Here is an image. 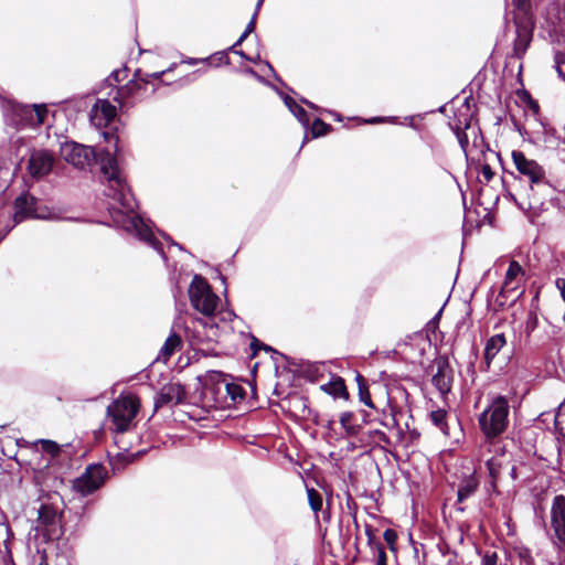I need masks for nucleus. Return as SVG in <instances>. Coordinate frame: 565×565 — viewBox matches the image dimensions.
Masks as SVG:
<instances>
[{
	"instance_id": "obj_1",
	"label": "nucleus",
	"mask_w": 565,
	"mask_h": 565,
	"mask_svg": "<svg viewBox=\"0 0 565 565\" xmlns=\"http://www.w3.org/2000/svg\"><path fill=\"white\" fill-rule=\"evenodd\" d=\"M61 156L65 161L77 168L89 164L92 159L99 161L102 172L107 179L105 195L113 200L109 202L108 211L116 226L145 242L157 250L164 260L167 259L162 244L156 238L149 224L136 214L137 202L126 184L116 158L109 151H103L97 156L92 147L76 142H65L61 146Z\"/></svg>"
},
{
	"instance_id": "obj_2",
	"label": "nucleus",
	"mask_w": 565,
	"mask_h": 565,
	"mask_svg": "<svg viewBox=\"0 0 565 565\" xmlns=\"http://www.w3.org/2000/svg\"><path fill=\"white\" fill-rule=\"evenodd\" d=\"M510 405L507 397L498 395L479 415L478 422L486 440H498L508 427Z\"/></svg>"
},
{
	"instance_id": "obj_3",
	"label": "nucleus",
	"mask_w": 565,
	"mask_h": 565,
	"mask_svg": "<svg viewBox=\"0 0 565 565\" xmlns=\"http://www.w3.org/2000/svg\"><path fill=\"white\" fill-rule=\"evenodd\" d=\"M491 455L486 459V467L489 477V490L497 491V484L501 471L509 468L512 463V456L508 454L501 440H484L480 447V457Z\"/></svg>"
},
{
	"instance_id": "obj_4",
	"label": "nucleus",
	"mask_w": 565,
	"mask_h": 565,
	"mask_svg": "<svg viewBox=\"0 0 565 565\" xmlns=\"http://www.w3.org/2000/svg\"><path fill=\"white\" fill-rule=\"evenodd\" d=\"M514 6L518 13L514 17L516 36L513 42V55L521 58L532 41L534 20L527 0H514Z\"/></svg>"
},
{
	"instance_id": "obj_5",
	"label": "nucleus",
	"mask_w": 565,
	"mask_h": 565,
	"mask_svg": "<svg viewBox=\"0 0 565 565\" xmlns=\"http://www.w3.org/2000/svg\"><path fill=\"white\" fill-rule=\"evenodd\" d=\"M46 113L47 110L44 106H29L13 102H6L3 105L6 122L15 128L40 126L44 122Z\"/></svg>"
},
{
	"instance_id": "obj_6",
	"label": "nucleus",
	"mask_w": 565,
	"mask_h": 565,
	"mask_svg": "<svg viewBox=\"0 0 565 565\" xmlns=\"http://www.w3.org/2000/svg\"><path fill=\"white\" fill-rule=\"evenodd\" d=\"M189 297L192 307L206 317L215 313L220 302L218 296L213 292L206 279L200 275H194L189 287Z\"/></svg>"
},
{
	"instance_id": "obj_7",
	"label": "nucleus",
	"mask_w": 565,
	"mask_h": 565,
	"mask_svg": "<svg viewBox=\"0 0 565 565\" xmlns=\"http://www.w3.org/2000/svg\"><path fill=\"white\" fill-rule=\"evenodd\" d=\"M139 409V402L132 395H120L107 407L114 430L124 433L128 430Z\"/></svg>"
},
{
	"instance_id": "obj_8",
	"label": "nucleus",
	"mask_w": 565,
	"mask_h": 565,
	"mask_svg": "<svg viewBox=\"0 0 565 565\" xmlns=\"http://www.w3.org/2000/svg\"><path fill=\"white\" fill-rule=\"evenodd\" d=\"M511 157L518 172L526 177L531 182L530 190L532 192L531 196L533 198L534 203H542V201L535 198L537 194L535 186L544 190L551 189L550 184L545 180L544 169L535 160L526 158L522 151L513 150Z\"/></svg>"
},
{
	"instance_id": "obj_9",
	"label": "nucleus",
	"mask_w": 565,
	"mask_h": 565,
	"mask_svg": "<svg viewBox=\"0 0 565 565\" xmlns=\"http://www.w3.org/2000/svg\"><path fill=\"white\" fill-rule=\"evenodd\" d=\"M107 478V470L103 465H90L74 480L73 490L86 497L98 490Z\"/></svg>"
},
{
	"instance_id": "obj_10",
	"label": "nucleus",
	"mask_w": 565,
	"mask_h": 565,
	"mask_svg": "<svg viewBox=\"0 0 565 565\" xmlns=\"http://www.w3.org/2000/svg\"><path fill=\"white\" fill-rule=\"evenodd\" d=\"M551 537L558 553L565 554V497L559 494L553 499L551 507Z\"/></svg>"
},
{
	"instance_id": "obj_11",
	"label": "nucleus",
	"mask_w": 565,
	"mask_h": 565,
	"mask_svg": "<svg viewBox=\"0 0 565 565\" xmlns=\"http://www.w3.org/2000/svg\"><path fill=\"white\" fill-rule=\"evenodd\" d=\"M170 70L171 68H168L167 72ZM164 73L166 71L154 72L151 74H143L140 70H137L135 72L134 78L130 79L127 85L122 87H113L108 93V97L111 100L118 103V105L121 107L125 105L127 97L131 95L132 90L139 87L138 82L149 83L150 78L160 79Z\"/></svg>"
},
{
	"instance_id": "obj_12",
	"label": "nucleus",
	"mask_w": 565,
	"mask_h": 565,
	"mask_svg": "<svg viewBox=\"0 0 565 565\" xmlns=\"http://www.w3.org/2000/svg\"><path fill=\"white\" fill-rule=\"evenodd\" d=\"M36 530L41 531L46 540L60 536V516L57 511L49 504H42L39 509Z\"/></svg>"
},
{
	"instance_id": "obj_13",
	"label": "nucleus",
	"mask_w": 565,
	"mask_h": 565,
	"mask_svg": "<svg viewBox=\"0 0 565 565\" xmlns=\"http://www.w3.org/2000/svg\"><path fill=\"white\" fill-rule=\"evenodd\" d=\"M36 199L28 193H22L14 200V225L26 218H47L49 215L40 212L36 207Z\"/></svg>"
},
{
	"instance_id": "obj_14",
	"label": "nucleus",
	"mask_w": 565,
	"mask_h": 565,
	"mask_svg": "<svg viewBox=\"0 0 565 565\" xmlns=\"http://www.w3.org/2000/svg\"><path fill=\"white\" fill-rule=\"evenodd\" d=\"M541 26L552 36L565 34V9H561L556 3H551L543 15Z\"/></svg>"
},
{
	"instance_id": "obj_15",
	"label": "nucleus",
	"mask_w": 565,
	"mask_h": 565,
	"mask_svg": "<svg viewBox=\"0 0 565 565\" xmlns=\"http://www.w3.org/2000/svg\"><path fill=\"white\" fill-rule=\"evenodd\" d=\"M54 157L47 150H34L28 162L29 174L34 179L43 178L53 168Z\"/></svg>"
},
{
	"instance_id": "obj_16",
	"label": "nucleus",
	"mask_w": 565,
	"mask_h": 565,
	"mask_svg": "<svg viewBox=\"0 0 565 565\" xmlns=\"http://www.w3.org/2000/svg\"><path fill=\"white\" fill-rule=\"evenodd\" d=\"M116 116V106L109 99H97L90 110V121L94 126L102 128L107 126Z\"/></svg>"
},
{
	"instance_id": "obj_17",
	"label": "nucleus",
	"mask_w": 565,
	"mask_h": 565,
	"mask_svg": "<svg viewBox=\"0 0 565 565\" xmlns=\"http://www.w3.org/2000/svg\"><path fill=\"white\" fill-rule=\"evenodd\" d=\"M185 397L184 390L179 383H169L164 385L157 394L154 407L160 408L167 405H178Z\"/></svg>"
},
{
	"instance_id": "obj_18",
	"label": "nucleus",
	"mask_w": 565,
	"mask_h": 565,
	"mask_svg": "<svg viewBox=\"0 0 565 565\" xmlns=\"http://www.w3.org/2000/svg\"><path fill=\"white\" fill-rule=\"evenodd\" d=\"M211 382L204 384L203 394L205 397L211 396L215 404L223 406L228 404V401L225 398V392L227 388V380L221 374L215 373L210 379Z\"/></svg>"
},
{
	"instance_id": "obj_19",
	"label": "nucleus",
	"mask_w": 565,
	"mask_h": 565,
	"mask_svg": "<svg viewBox=\"0 0 565 565\" xmlns=\"http://www.w3.org/2000/svg\"><path fill=\"white\" fill-rule=\"evenodd\" d=\"M436 366L437 372L433 375L431 382L441 395H446L451 390L454 380L452 369L445 360H438Z\"/></svg>"
},
{
	"instance_id": "obj_20",
	"label": "nucleus",
	"mask_w": 565,
	"mask_h": 565,
	"mask_svg": "<svg viewBox=\"0 0 565 565\" xmlns=\"http://www.w3.org/2000/svg\"><path fill=\"white\" fill-rule=\"evenodd\" d=\"M523 276H524V270H523L522 266L518 262L512 260L509 265L507 273H505L502 291L509 292V291L515 290L519 287Z\"/></svg>"
},
{
	"instance_id": "obj_21",
	"label": "nucleus",
	"mask_w": 565,
	"mask_h": 565,
	"mask_svg": "<svg viewBox=\"0 0 565 565\" xmlns=\"http://www.w3.org/2000/svg\"><path fill=\"white\" fill-rule=\"evenodd\" d=\"M505 344L507 339L503 333L494 334L487 340L484 347V360L488 366Z\"/></svg>"
},
{
	"instance_id": "obj_22",
	"label": "nucleus",
	"mask_w": 565,
	"mask_h": 565,
	"mask_svg": "<svg viewBox=\"0 0 565 565\" xmlns=\"http://www.w3.org/2000/svg\"><path fill=\"white\" fill-rule=\"evenodd\" d=\"M181 348H182L181 337L179 334H177L175 332H172L167 338L163 345L161 347L159 355H158V360H162L163 362H167Z\"/></svg>"
},
{
	"instance_id": "obj_23",
	"label": "nucleus",
	"mask_w": 565,
	"mask_h": 565,
	"mask_svg": "<svg viewBox=\"0 0 565 565\" xmlns=\"http://www.w3.org/2000/svg\"><path fill=\"white\" fill-rule=\"evenodd\" d=\"M478 487L479 479L476 476V472H472L468 477L463 478L457 491L458 502H462L470 498L477 491Z\"/></svg>"
},
{
	"instance_id": "obj_24",
	"label": "nucleus",
	"mask_w": 565,
	"mask_h": 565,
	"mask_svg": "<svg viewBox=\"0 0 565 565\" xmlns=\"http://www.w3.org/2000/svg\"><path fill=\"white\" fill-rule=\"evenodd\" d=\"M365 534L367 536V545L373 552V554L376 556V565H387V556L385 553V548L382 545V543L374 536L371 526H366Z\"/></svg>"
},
{
	"instance_id": "obj_25",
	"label": "nucleus",
	"mask_w": 565,
	"mask_h": 565,
	"mask_svg": "<svg viewBox=\"0 0 565 565\" xmlns=\"http://www.w3.org/2000/svg\"><path fill=\"white\" fill-rule=\"evenodd\" d=\"M286 107L294 114V116L301 122L306 128L309 126L310 119L307 111L297 104V102L288 96H282Z\"/></svg>"
},
{
	"instance_id": "obj_26",
	"label": "nucleus",
	"mask_w": 565,
	"mask_h": 565,
	"mask_svg": "<svg viewBox=\"0 0 565 565\" xmlns=\"http://www.w3.org/2000/svg\"><path fill=\"white\" fill-rule=\"evenodd\" d=\"M360 441L369 443V444H381V443L390 444V439H388L387 435L384 431L379 430V429L367 430V431L361 430Z\"/></svg>"
},
{
	"instance_id": "obj_27",
	"label": "nucleus",
	"mask_w": 565,
	"mask_h": 565,
	"mask_svg": "<svg viewBox=\"0 0 565 565\" xmlns=\"http://www.w3.org/2000/svg\"><path fill=\"white\" fill-rule=\"evenodd\" d=\"M340 423L350 436L361 433V427L355 423L354 414L351 412L342 413L340 416Z\"/></svg>"
},
{
	"instance_id": "obj_28",
	"label": "nucleus",
	"mask_w": 565,
	"mask_h": 565,
	"mask_svg": "<svg viewBox=\"0 0 565 565\" xmlns=\"http://www.w3.org/2000/svg\"><path fill=\"white\" fill-rule=\"evenodd\" d=\"M430 419L433 422V424L438 428L440 429V431L444 434V435H448V425H447V413L446 411H443V409H437V411H433L430 413Z\"/></svg>"
},
{
	"instance_id": "obj_29",
	"label": "nucleus",
	"mask_w": 565,
	"mask_h": 565,
	"mask_svg": "<svg viewBox=\"0 0 565 565\" xmlns=\"http://www.w3.org/2000/svg\"><path fill=\"white\" fill-rule=\"evenodd\" d=\"M227 388H228V391L225 392L226 401H228V398H230L231 403H235L237 401L243 399V397H244V390H243V387L241 385L235 384V383H231V382L227 381Z\"/></svg>"
},
{
	"instance_id": "obj_30",
	"label": "nucleus",
	"mask_w": 565,
	"mask_h": 565,
	"mask_svg": "<svg viewBox=\"0 0 565 565\" xmlns=\"http://www.w3.org/2000/svg\"><path fill=\"white\" fill-rule=\"evenodd\" d=\"M514 553L518 557L519 565H535L530 548L525 546H519L514 548Z\"/></svg>"
},
{
	"instance_id": "obj_31",
	"label": "nucleus",
	"mask_w": 565,
	"mask_h": 565,
	"mask_svg": "<svg viewBox=\"0 0 565 565\" xmlns=\"http://www.w3.org/2000/svg\"><path fill=\"white\" fill-rule=\"evenodd\" d=\"M308 502L310 508L317 513L322 508V497L313 488L307 489Z\"/></svg>"
},
{
	"instance_id": "obj_32",
	"label": "nucleus",
	"mask_w": 565,
	"mask_h": 565,
	"mask_svg": "<svg viewBox=\"0 0 565 565\" xmlns=\"http://www.w3.org/2000/svg\"><path fill=\"white\" fill-rule=\"evenodd\" d=\"M358 382H359V396H360V401L364 405H366V406H369L371 408H375L367 387L362 383L363 382V377L361 375H358Z\"/></svg>"
},
{
	"instance_id": "obj_33",
	"label": "nucleus",
	"mask_w": 565,
	"mask_h": 565,
	"mask_svg": "<svg viewBox=\"0 0 565 565\" xmlns=\"http://www.w3.org/2000/svg\"><path fill=\"white\" fill-rule=\"evenodd\" d=\"M555 428L556 430L565 437V403H562L555 414Z\"/></svg>"
},
{
	"instance_id": "obj_34",
	"label": "nucleus",
	"mask_w": 565,
	"mask_h": 565,
	"mask_svg": "<svg viewBox=\"0 0 565 565\" xmlns=\"http://www.w3.org/2000/svg\"><path fill=\"white\" fill-rule=\"evenodd\" d=\"M329 129V125L323 122L321 119L317 118L313 120L312 124V136L313 137H320L323 136Z\"/></svg>"
},
{
	"instance_id": "obj_35",
	"label": "nucleus",
	"mask_w": 565,
	"mask_h": 565,
	"mask_svg": "<svg viewBox=\"0 0 565 565\" xmlns=\"http://www.w3.org/2000/svg\"><path fill=\"white\" fill-rule=\"evenodd\" d=\"M555 68L558 76L565 82V54H555Z\"/></svg>"
},
{
	"instance_id": "obj_36",
	"label": "nucleus",
	"mask_w": 565,
	"mask_h": 565,
	"mask_svg": "<svg viewBox=\"0 0 565 565\" xmlns=\"http://www.w3.org/2000/svg\"><path fill=\"white\" fill-rule=\"evenodd\" d=\"M481 565H502L499 562V555L497 552L487 551L481 557Z\"/></svg>"
},
{
	"instance_id": "obj_37",
	"label": "nucleus",
	"mask_w": 565,
	"mask_h": 565,
	"mask_svg": "<svg viewBox=\"0 0 565 565\" xmlns=\"http://www.w3.org/2000/svg\"><path fill=\"white\" fill-rule=\"evenodd\" d=\"M537 324H539V319H537L536 313L530 312L527 316L526 327H525L526 333L530 334L531 332H533L537 328Z\"/></svg>"
},
{
	"instance_id": "obj_38",
	"label": "nucleus",
	"mask_w": 565,
	"mask_h": 565,
	"mask_svg": "<svg viewBox=\"0 0 565 565\" xmlns=\"http://www.w3.org/2000/svg\"><path fill=\"white\" fill-rule=\"evenodd\" d=\"M383 537L385 540V542L392 547L394 548V545L396 543V540H397V534L394 530L392 529H386L383 533Z\"/></svg>"
},
{
	"instance_id": "obj_39",
	"label": "nucleus",
	"mask_w": 565,
	"mask_h": 565,
	"mask_svg": "<svg viewBox=\"0 0 565 565\" xmlns=\"http://www.w3.org/2000/svg\"><path fill=\"white\" fill-rule=\"evenodd\" d=\"M250 349L254 351V354L257 352L258 349H264L265 351L276 353V351L273 348L260 343L258 339L255 337H252Z\"/></svg>"
},
{
	"instance_id": "obj_40",
	"label": "nucleus",
	"mask_w": 565,
	"mask_h": 565,
	"mask_svg": "<svg viewBox=\"0 0 565 565\" xmlns=\"http://www.w3.org/2000/svg\"><path fill=\"white\" fill-rule=\"evenodd\" d=\"M456 135H457V138H458L461 149L463 150V152H467V147L469 143L467 134L465 131H461L460 128H457Z\"/></svg>"
},
{
	"instance_id": "obj_41",
	"label": "nucleus",
	"mask_w": 565,
	"mask_h": 565,
	"mask_svg": "<svg viewBox=\"0 0 565 565\" xmlns=\"http://www.w3.org/2000/svg\"><path fill=\"white\" fill-rule=\"evenodd\" d=\"M41 444H42V448L44 451L46 452H50V454H56L58 451V446L56 443L54 441H51V440H41Z\"/></svg>"
},
{
	"instance_id": "obj_42",
	"label": "nucleus",
	"mask_w": 565,
	"mask_h": 565,
	"mask_svg": "<svg viewBox=\"0 0 565 565\" xmlns=\"http://www.w3.org/2000/svg\"><path fill=\"white\" fill-rule=\"evenodd\" d=\"M237 320L236 315L233 311L226 310L224 312H221V321L226 322L231 321L234 322Z\"/></svg>"
},
{
	"instance_id": "obj_43",
	"label": "nucleus",
	"mask_w": 565,
	"mask_h": 565,
	"mask_svg": "<svg viewBox=\"0 0 565 565\" xmlns=\"http://www.w3.org/2000/svg\"><path fill=\"white\" fill-rule=\"evenodd\" d=\"M481 173L487 181H490L493 178V171L489 164H483L481 167Z\"/></svg>"
},
{
	"instance_id": "obj_44",
	"label": "nucleus",
	"mask_w": 565,
	"mask_h": 565,
	"mask_svg": "<svg viewBox=\"0 0 565 565\" xmlns=\"http://www.w3.org/2000/svg\"><path fill=\"white\" fill-rule=\"evenodd\" d=\"M256 17H257V13L254 12L250 21L248 22V24L246 25L244 32L247 33L248 35L254 32L255 30V24H256Z\"/></svg>"
},
{
	"instance_id": "obj_45",
	"label": "nucleus",
	"mask_w": 565,
	"mask_h": 565,
	"mask_svg": "<svg viewBox=\"0 0 565 565\" xmlns=\"http://www.w3.org/2000/svg\"><path fill=\"white\" fill-rule=\"evenodd\" d=\"M125 72H126V70L125 71H120V70L114 71L110 74V76L107 78V82L114 81L116 83H119L121 81L120 75H122Z\"/></svg>"
},
{
	"instance_id": "obj_46",
	"label": "nucleus",
	"mask_w": 565,
	"mask_h": 565,
	"mask_svg": "<svg viewBox=\"0 0 565 565\" xmlns=\"http://www.w3.org/2000/svg\"><path fill=\"white\" fill-rule=\"evenodd\" d=\"M334 394L335 395L345 394V386L341 380L339 382L334 383Z\"/></svg>"
},
{
	"instance_id": "obj_47",
	"label": "nucleus",
	"mask_w": 565,
	"mask_h": 565,
	"mask_svg": "<svg viewBox=\"0 0 565 565\" xmlns=\"http://www.w3.org/2000/svg\"><path fill=\"white\" fill-rule=\"evenodd\" d=\"M248 36L247 33L243 32L241 34V36L238 38V40L230 47V51H234V49H236L237 46H239L244 41L245 39Z\"/></svg>"
},
{
	"instance_id": "obj_48",
	"label": "nucleus",
	"mask_w": 565,
	"mask_h": 565,
	"mask_svg": "<svg viewBox=\"0 0 565 565\" xmlns=\"http://www.w3.org/2000/svg\"><path fill=\"white\" fill-rule=\"evenodd\" d=\"M509 473H510V477H511V479L513 481L518 480L519 477H518V472H516V467L515 466H513V465L510 466V472Z\"/></svg>"
},
{
	"instance_id": "obj_49",
	"label": "nucleus",
	"mask_w": 565,
	"mask_h": 565,
	"mask_svg": "<svg viewBox=\"0 0 565 565\" xmlns=\"http://www.w3.org/2000/svg\"><path fill=\"white\" fill-rule=\"evenodd\" d=\"M232 52H233V53H235V54H237V55H239L241 57H243V58H245V60H247V61H248V58H249V56H247V55L245 54V52H244V51H242V50H236V49H234V51H232Z\"/></svg>"
},
{
	"instance_id": "obj_50",
	"label": "nucleus",
	"mask_w": 565,
	"mask_h": 565,
	"mask_svg": "<svg viewBox=\"0 0 565 565\" xmlns=\"http://www.w3.org/2000/svg\"><path fill=\"white\" fill-rule=\"evenodd\" d=\"M245 72L259 81L262 79L260 76L253 68H247Z\"/></svg>"
},
{
	"instance_id": "obj_51",
	"label": "nucleus",
	"mask_w": 565,
	"mask_h": 565,
	"mask_svg": "<svg viewBox=\"0 0 565 565\" xmlns=\"http://www.w3.org/2000/svg\"><path fill=\"white\" fill-rule=\"evenodd\" d=\"M263 2H264V0H257L256 8H255V13H257V14H258V11H259V9H260V7H262Z\"/></svg>"
},
{
	"instance_id": "obj_52",
	"label": "nucleus",
	"mask_w": 565,
	"mask_h": 565,
	"mask_svg": "<svg viewBox=\"0 0 565 565\" xmlns=\"http://www.w3.org/2000/svg\"><path fill=\"white\" fill-rule=\"evenodd\" d=\"M301 102H302L303 104H306L307 106L311 107V108H316V105H315V104H312L311 102L307 100V99H301Z\"/></svg>"
},
{
	"instance_id": "obj_53",
	"label": "nucleus",
	"mask_w": 565,
	"mask_h": 565,
	"mask_svg": "<svg viewBox=\"0 0 565 565\" xmlns=\"http://www.w3.org/2000/svg\"><path fill=\"white\" fill-rule=\"evenodd\" d=\"M103 136H104V138H105V140H106V141H110V139H113V138H114V136H113V135H109L108 132H103Z\"/></svg>"
},
{
	"instance_id": "obj_54",
	"label": "nucleus",
	"mask_w": 565,
	"mask_h": 565,
	"mask_svg": "<svg viewBox=\"0 0 565 565\" xmlns=\"http://www.w3.org/2000/svg\"><path fill=\"white\" fill-rule=\"evenodd\" d=\"M382 120H383L382 118L375 117V118H372L371 120H369V122H380Z\"/></svg>"
},
{
	"instance_id": "obj_55",
	"label": "nucleus",
	"mask_w": 565,
	"mask_h": 565,
	"mask_svg": "<svg viewBox=\"0 0 565 565\" xmlns=\"http://www.w3.org/2000/svg\"><path fill=\"white\" fill-rule=\"evenodd\" d=\"M10 230H11V227H10V228H8V230H7V231L1 235L0 239H3V238L7 236V234L10 232Z\"/></svg>"
},
{
	"instance_id": "obj_56",
	"label": "nucleus",
	"mask_w": 565,
	"mask_h": 565,
	"mask_svg": "<svg viewBox=\"0 0 565 565\" xmlns=\"http://www.w3.org/2000/svg\"><path fill=\"white\" fill-rule=\"evenodd\" d=\"M259 60V55L256 58L249 57L248 61L256 63Z\"/></svg>"
},
{
	"instance_id": "obj_57",
	"label": "nucleus",
	"mask_w": 565,
	"mask_h": 565,
	"mask_svg": "<svg viewBox=\"0 0 565 565\" xmlns=\"http://www.w3.org/2000/svg\"><path fill=\"white\" fill-rule=\"evenodd\" d=\"M267 66H268V68H269L271 72H274V68H273V66H271L269 63H267Z\"/></svg>"
},
{
	"instance_id": "obj_58",
	"label": "nucleus",
	"mask_w": 565,
	"mask_h": 565,
	"mask_svg": "<svg viewBox=\"0 0 565 565\" xmlns=\"http://www.w3.org/2000/svg\"><path fill=\"white\" fill-rule=\"evenodd\" d=\"M171 244H172V245H174V246H178L179 248H181V247L178 245V243H174V242H172V241H171Z\"/></svg>"
},
{
	"instance_id": "obj_59",
	"label": "nucleus",
	"mask_w": 565,
	"mask_h": 565,
	"mask_svg": "<svg viewBox=\"0 0 565 565\" xmlns=\"http://www.w3.org/2000/svg\"><path fill=\"white\" fill-rule=\"evenodd\" d=\"M163 237L167 239V241H171L169 236L167 235H163Z\"/></svg>"
}]
</instances>
